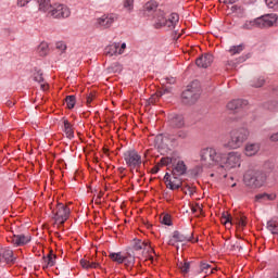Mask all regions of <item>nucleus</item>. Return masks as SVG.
I'll list each match as a JSON object with an SVG mask.
<instances>
[{"instance_id": "nucleus-11", "label": "nucleus", "mask_w": 278, "mask_h": 278, "mask_svg": "<svg viewBox=\"0 0 278 278\" xmlns=\"http://www.w3.org/2000/svg\"><path fill=\"white\" fill-rule=\"evenodd\" d=\"M167 123L172 129H181L186 127V119L184 118V115L177 113L168 114Z\"/></svg>"}, {"instance_id": "nucleus-5", "label": "nucleus", "mask_w": 278, "mask_h": 278, "mask_svg": "<svg viewBox=\"0 0 278 278\" xmlns=\"http://www.w3.org/2000/svg\"><path fill=\"white\" fill-rule=\"evenodd\" d=\"M241 162L242 156L238 152H230L227 156L222 153V162L219 163V166L226 170H231V168L240 167Z\"/></svg>"}, {"instance_id": "nucleus-55", "label": "nucleus", "mask_w": 278, "mask_h": 278, "mask_svg": "<svg viewBox=\"0 0 278 278\" xmlns=\"http://www.w3.org/2000/svg\"><path fill=\"white\" fill-rule=\"evenodd\" d=\"M93 96L90 94L87 97V105H90L92 103Z\"/></svg>"}, {"instance_id": "nucleus-62", "label": "nucleus", "mask_w": 278, "mask_h": 278, "mask_svg": "<svg viewBox=\"0 0 278 278\" xmlns=\"http://www.w3.org/2000/svg\"><path fill=\"white\" fill-rule=\"evenodd\" d=\"M108 151H110L109 149H104V153H108Z\"/></svg>"}, {"instance_id": "nucleus-22", "label": "nucleus", "mask_w": 278, "mask_h": 278, "mask_svg": "<svg viewBox=\"0 0 278 278\" xmlns=\"http://www.w3.org/2000/svg\"><path fill=\"white\" fill-rule=\"evenodd\" d=\"M58 258V256L55 254H53V250H51L47 256H43V268H53V266H55V260Z\"/></svg>"}, {"instance_id": "nucleus-21", "label": "nucleus", "mask_w": 278, "mask_h": 278, "mask_svg": "<svg viewBox=\"0 0 278 278\" xmlns=\"http://www.w3.org/2000/svg\"><path fill=\"white\" fill-rule=\"evenodd\" d=\"M98 25L100 27H104V29H108V27H112L114 23V15H103L102 17L97 20Z\"/></svg>"}, {"instance_id": "nucleus-23", "label": "nucleus", "mask_w": 278, "mask_h": 278, "mask_svg": "<svg viewBox=\"0 0 278 278\" xmlns=\"http://www.w3.org/2000/svg\"><path fill=\"white\" fill-rule=\"evenodd\" d=\"M63 131L70 140H73L75 138V130L73 129V124L68 122V119L63 121Z\"/></svg>"}, {"instance_id": "nucleus-30", "label": "nucleus", "mask_w": 278, "mask_h": 278, "mask_svg": "<svg viewBox=\"0 0 278 278\" xmlns=\"http://www.w3.org/2000/svg\"><path fill=\"white\" fill-rule=\"evenodd\" d=\"M267 229L273 233L274 236L278 233V220L271 219L267 222Z\"/></svg>"}, {"instance_id": "nucleus-3", "label": "nucleus", "mask_w": 278, "mask_h": 278, "mask_svg": "<svg viewBox=\"0 0 278 278\" xmlns=\"http://www.w3.org/2000/svg\"><path fill=\"white\" fill-rule=\"evenodd\" d=\"M249 139V129L238 128L230 132V139L225 144L226 149H240Z\"/></svg>"}, {"instance_id": "nucleus-45", "label": "nucleus", "mask_w": 278, "mask_h": 278, "mask_svg": "<svg viewBox=\"0 0 278 278\" xmlns=\"http://www.w3.org/2000/svg\"><path fill=\"white\" fill-rule=\"evenodd\" d=\"M176 138H179L180 140H186V138H188V131L187 130H179L176 134Z\"/></svg>"}, {"instance_id": "nucleus-28", "label": "nucleus", "mask_w": 278, "mask_h": 278, "mask_svg": "<svg viewBox=\"0 0 278 278\" xmlns=\"http://www.w3.org/2000/svg\"><path fill=\"white\" fill-rule=\"evenodd\" d=\"M80 266L81 268H85V270H90V268H100V264L99 263H90V261L86 260V258H81L80 260Z\"/></svg>"}, {"instance_id": "nucleus-9", "label": "nucleus", "mask_w": 278, "mask_h": 278, "mask_svg": "<svg viewBox=\"0 0 278 278\" xmlns=\"http://www.w3.org/2000/svg\"><path fill=\"white\" fill-rule=\"evenodd\" d=\"M50 14L53 18H68L71 16V10L64 4H54L50 8Z\"/></svg>"}, {"instance_id": "nucleus-39", "label": "nucleus", "mask_w": 278, "mask_h": 278, "mask_svg": "<svg viewBox=\"0 0 278 278\" xmlns=\"http://www.w3.org/2000/svg\"><path fill=\"white\" fill-rule=\"evenodd\" d=\"M175 160H176V159H173V157H170V156H165V157H162V159L160 160L159 164H160L161 166H168L169 164H172V166H173V164H175Z\"/></svg>"}, {"instance_id": "nucleus-42", "label": "nucleus", "mask_w": 278, "mask_h": 278, "mask_svg": "<svg viewBox=\"0 0 278 278\" xmlns=\"http://www.w3.org/2000/svg\"><path fill=\"white\" fill-rule=\"evenodd\" d=\"M267 8L271 10H278V0H265Z\"/></svg>"}, {"instance_id": "nucleus-4", "label": "nucleus", "mask_w": 278, "mask_h": 278, "mask_svg": "<svg viewBox=\"0 0 278 278\" xmlns=\"http://www.w3.org/2000/svg\"><path fill=\"white\" fill-rule=\"evenodd\" d=\"M124 160L126 162V165L128 166V168H136V170L138 172V169H140V167L147 164V161H142V155H140L138 153V151L131 149V150H127L126 152H124Z\"/></svg>"}, {"instance_id": "nucleus-44", "label": "nucleus", "mask_w": 278, "mask_h": 278, "mask_svg": "<svg viewBox=\"0 0 278 278\" xmlns=\"http://www.w3.org/2000/svg\"><path fill=\"white\" fill-rule=\"evenodd\" d=\"M55 47L61 53H64V51H66V43H64V41H58Z\"/></svg>"}, {"instance_id": "nucleus-35", "label": "nucleus", "mask_w": 278, "mask_h": 278, "mask_svg": "<svg viewBox=\"0 0 278 278\" xmlns=\"http://www.w3.org/2000/svg\"><path fill=\"white\" fill-rule=\"evenodd\" d=\"M277 195L275 194H268V193H260L255 195V201H275Z\"/></svg>"}, {"instance_id": "nucleus-57", "label": "nucleus", "mask_w": 278, "mask_h": 278, "mask_svg": "<svg viewBox=\"0 0 278 278\" xmlns=\"http://www.w3.org/2000/svg\"><path fill=\"white\" fill-rule=\"evenodd\" d=\"M236 249H238V251H240L242 249V247L241 245H236V244L231 245L232 251H236Z\"/></svg>"}, {"instance_id": "nucleus-2", "label": "nucleus", "mask_w": 278, "mask_h": 278, "mask_svg": "<svg viewBox=\"0 0 278 278\" xmlns=\"http://www.w3.org/2000/svg\"><path fill=\"white\" fill-rule=\"evenodd\" d=\"M266 181V174L257 169H248L243 175V184L248 188H262Z\"/></svg>"}, {"instance_id": "nucleus-26", "label": "nucleus", "mask_w": 278, "mask_h": 278, "mask_svg": "<svg viewBox=\"0 0 278 278\" xmlns=\"http://www.w3.org/2000/svg\"><path fill=\"white\" fill-rule=\"evenodd\" d=\"M109 257L112 260V262H116L117 264H124V262H127V256H123L121 252H112L109 254Z\"/></svg>"}, {"instance_id": "nucleus-12", "label": "nucleus", "mask_w": 278, "mask_h": 278, "mask_svg": "<svg viewBox=\"0 0 278 278\" xmlns=\"http://www.w3.org/2000/svg\"><path fill=\"white\" fill-rule=\"evenodd\" d=\"M159 13H160V16L157 17V22H159V25H161V27H175V25L179 23V14L177 13H172L168 20L164 17L163 11H159Z\"/></svg>"}, {"instance_id": "nucleus-7", "label": "nucleus", "mask_w": 278, "mask_h": 278, "mask_svg": "<svg viewBox=\"0 0 278 278\" xmlns=\"http://www.w3.org/2000/svg\"><path fill=\"white\" fill-rule=\"evenodd\" d=\"M53 219L55 223H59V225L63 226L68 218H71V208L63 203L56 204V211H53Z\"/></svg>"}, {"instance_id": "nucleus-16", "label": "nucleus", "mask_w": 278, "mask_h": 278, "mask_svg": "<svg viewBox=\"0 0 278 278\" xmlns=\"http://www.w3.org/2000/svg\"><path fill=\"white\" fill-rule=\"evenodd\" d=\"M9 242H12L14 247H24V244H28L31 241V237H27L25 235H13L9 237Z\"/></svg>"}, {"instance_id": "nucleus-54", "label": "nucleus", "mask_w": 278, "mask_h": 278, "mask_svg": "<svg viewBox=\"0 0 278 278\" xmlns=\"http://www.w3.org/2000/svg\"><path fill=\"white\" fill-rule=\"evenodd\" d=\"M270 140H271L273 142H278V132L271 135V136H270Z\"/></svg>"}, {"instance_id": "nucleus-60", "label": "nucleus", "mask_w": 278, "mask_h": 278, "mask_svg": "<svg viewBox=\"0 0 278 278\" xmlns=\"http://www.w3.org/2000/svg\"><path fill=\"white\" fill-rule=\"evenodd\" d=\"M96 203H97V205H101V198H96Z\"/></svg>"}, {"instance_id": "nucleus-47", "label": "nucleus", "mask_w": 278, "mask_h": 278, "mask_svg": "<svg viewBox=\"0 0 278 278\" xmlns=\"http://www.w3.org/2000/svg\"><path fill=\"white\" fill-rule=\"evenodd\" d=\"M210 268H212V265L207 264V263H201L200 264V270L202 273L207 274V270H210Z\"/></svg>"}, {"instance_id": "nucleus-31", "label": "nucleus", "mask_w": 278, "mask_h": 278, "mask_svg": "<svg viewBox=\"0 0 278 278\" xmlns=\"http://www.w3.org/2000/svg\"><path fill=\"white\" fill-rule=\"evenodd\" d=\"M37 52L39 53V55L41 58H45V55H47L49 53V43L42 41L38 48H37Z\"/></svg>"}, {"instance_id": "nucleus-63", "label": "nucleus", "mask_w": 278, "mask_h": 278, "mask_svg": "<svg viewBox=\"0 0 278 278\" xmlns=\"http://www.w3.org/2000/svg\"><path fill=\"white\" fill-rule=\"evenodd\" d=\"M150 103H153V98L150 99Z\"/></svg>"}, {"instance_id": "nucleus-1", "label": "nucleus", "mask_w": 278, "mask_h": 278, "mask_svg": "<svg viewBox=\"0 0 278 278\" xmlns=\"http://www.w3.org/2000/svg\"><path fill=\"white\" fill-rule=\"evenodd\" d=\"M200 161L202 166L212 168V166H220L223 162V153L217 152L214 148H204L200 151Z\"/></svg>"}, {"instance_id": "nucleus-27", "label": "nucleus", "mask_w": 278, "mask_h": 278, "mask_svg": "<svg viewBox=\"0 0 278 278\" xmlns=\"http://www.w3.org/2000/svg\"><path fill=\"white\" fill-rule=\"evenodd\" d=\"M34 81H37V84H42L45 81L43 73L42 70L35 67L33 70V75H31Z\"/></svg>"}, {"instance_id": "nucleus-61", "label": "nucleus", "mask_w": 278, "mask_h": 278, "mask_svg": "<svg viewBox=\"0 0 278 278\" xmlns=\"http://www.w3.org/2000/svg\"><path fill=\"white\" fill-rule=\"evenodd\" d=\"M114 68H121V65L118 63L113 64Z\"/></svg>"}, {"instance_id": "nucleus-37", "label": "nucleus", "mask_w": 278, "mask_h": 278, "mask_svg": "<svg viewBox=\"0 0 278 278\" xmlns=\"http://www.w3.org/2000/svg\"><path fill=\"white\" fill-rule=\"evenodd\" d=\"M106 55H116L118 53V43H112L105 48Z\"/></svg>"}, {"instance_id": "nucleus-33", "label": "nucleus", "mask_w": 278, "mask_h": 278, "mask_svg": "<svg viewBox=\"0 0 278 278\" xmlns=\"http://www.w3.org/2000/svg\"><path fill=\"white\" fill-rule=\"evenodd\" d=\"M247 58H249V56H240L236 61H227L226 67L227 68H236V66H238V64H242V62H247Z\"/></svg>"}, {"instance_id": "nucleus-50", "label": "nucleus", "mask_w": 278, "mask_h": 278, "mask_svg": "<svg viewBox=\"0 0 278 278\" xmlns=\"http://www.w3.org/2000/svg\"><path fill=\"white\" fill-rule=\"evenodd\" d=\"M197 210L200 211V214L203 213V207H201L200 204H195V206H192V207H191V211H192L193 214H197Z\"/></svg>"}, {"instance_id": "nucleus-18", "label": "nucleus", "mask_w": 278, "mask_h": 278, "mask_svg": "<svg viewBox=\"0 0 278 278\" xmlns=\"http://www.w3.org/2000/svg\"><path fill=\"white\" fill-rule=\"evenodd\" d=\"M172 167H173L172 175H177L180 177H181V175H186V173L188 170L186 163L184 161H177V159H175Z\"/></svg>"}, {"instance_id": "nucleus-59", "label": "nucleus", "mask_w": 278, "mask_h": 278, "mask_svg": "<svg viewBox=\"0 0 278 278\" xmlns=\"http://www.w3.org/2000/svg\"><path fill=\"white\" fill-rule=\"evenodd\" d=\"M103 194H105L103 191H100L99 193H98V199H103Z\"/></svg>"}, {"instance_id": "nucleus-40", "label": "nucleus", "mask_w": 278, "mask_h": 278, "mask_svg": "<svg viewBox=\"0 0 278 278\" xmlns=\"http://www.w3.org/2000/svg\"><path fill=\"white\" fill-rule=\"evenodd\" d=\"M178 268L184 275H188V273H190V262L178 263Z\"/></svg>"}, {"instance_id": "nucleus-51", "label": "nucleus", "mask_w": 278, "mask_h": 278, "mask_svg": "<svg viewBox=\"0 0 278 278\" xmlns=\"http://www.w3.org/2000/svg\"><path fill=\"white\" fill-rule=\"evenodd\" d=\"M30 0H17L18 8H25Z\"/></svg>"}, {"instance_id": "nucleus-32", "label": "nucleus", "mask_w": 278, "mask_h": 278, "mask_svg": "<svg viewBox=\"0 0 278 278\" xmlns=\"http://www.w3.org/2000/svg\"><path fill=\"white\" fill-rule=\"evenodd\" d=\"M264 84H266V79H264V77H262V76L253 78L250 81V86H252V88H262V86H264Z\"/></svg>"}, {"instance_id": "nucleus-25", "label": "nucleus", "mask_w": 278, "mask_h": 278, "mask_svg": "<svg viewBox=\"0 0 278 278\" xmlns=\"http://www.w3.org/2000/svg\"><path fill=\"white\" fill-rule=\"evenodd\" d=\"M260 151V144L257 143H249L245 146V155L248 157H253Z\"/></svg>"}, {"instance_id": "nucleus-49", "label": "nucleus", "mask_w": 278, "mask_h": 278, "mask_svg": "<svg viewBox=\"0 0 278 278\" xmlns=\"http://www.w3.org/2000/svg\"><path fill=\"white\" fill-rule=\"evenodd\" d=\"M125 49H127V45L126 43H122V46H121V43H118V49H117L118 55H123Z\"/></svg>"}, {"instance_id": "nucleus-41", "label": "nucleus", "mask_w": 278, "mask_h": 278, "mask_svg": "<svg viewBox=\"0 0 278 278\" xmlns=\"http://www.w3.org/2000/svg\"><path fill=\"white\" fill-rule=\"evenodd\" d=\"M161 223L162 225H167V227H170V225H173V219L170 218L169 214H165L162 218H161Z\"/></svg>"}, {"instance_id": "nucleus-56", "label": "nucleus", "mask_w": 278, "mask_h": 278, "mask_svg": "<svg viewBox=\"0 0 278 278\" xmlns=\"http://www.w3.org/2000/svg\"><path fill=\"white\" fill-rule=\"evenodd\" d=\"M41 90H49V85L48 84H41L40 86Z\"/></svg>"}, {"instance_id": "nucleus-38", "label": "nucleus", "mask_w": 278, "mask_h": 278, "mask_svg": "<svg viewBox=\"0 0 278 278\" xmlns=\"http://www.w3.org/2000/svg\"><path fill=\"white\" fill-rule=\"evenodd\" d=\"M65 103H66L68 110H73V108H75V103H77V100H76L75 96H67L65 98Z\"/></svg>"}, {"instance_id": "nucleus-64", "label": "nucleus", "mask_w": 278, "mask_h": 278, "mask_svg": "<svg viewBox=\"0 0 278 278\" xmlns=\"http://www.w3.org/2000/svg\"><path fill=\"white\" fill-rule=\"evenodd\" d=\"M274 278H278V274Z\"/></svg>"}, {"instance_id": "nucleus-36", "label": "nucleus", "mask_w": 278, "mask_h": 278, "mask_svg": "<svg viewBox=\"0 0 278 278\" xmlns=\"http://www.w3.org/2000/svg\"><path fill=\"white\" fill-rule=\"evenodd\" d=\"M132 248L135 251H142V249H147V242L140 239H134Z\"/></svg>"}, {"instance_id": "nucleus-43", "label": "nucleus", "mask_w": 278, "mask_h": 278, "mask_svg": "<svg viewBox=\"0 0 278 278\" xmlns=\"http://www.w3.org/2000/svg\"><path fill=\"white\" fill-rule=\"evenodd\" d=\"M123 5L128 12H131L134 10V0H123Z\"/></svg>"}, {"instance_id": "nucleus-19", "label": "nucleus", "mask_w": 278, "mask_h": 278, "mask_svg": "<svg viewBox=\"0 0 278 278\" xmlns=\"http://www.w3.org/2000/svg\"><path fill=\"white\" fill-rule=\"evenodd\" d=\"M157 12V2L155 0H151L143 5L141 11L142 16H153Z\"/></svg>"}, {"instance_id": "nucleus-48", "label": "nucleus", "mask_w": 278, "mask_h": 278, "mask_svg": "<svg viewBox=\"0 0 278 278\" xmlns=\"http://www.w3.org/2000/svg\"><path fill=\"white\" fill-rule=\"evenodd\" d=\"M182 192H185V194H189L190 197H192V194H194V188L187 186L182 188Z\"/></svg>"}, {"instance_id": "nucleus-46", "label": "nucleus", "mask_w": 278, "mask_h": 278, "mask_svg": "<svg viewBox=\"0 0 278 278\" xmlns=\"http://www.w3.org/2000/svg\"><path fill=\"white\" fill-rule=\"evenodd\" d=\"M136 262V257L135 256H126V261L124 262L125 263V266H132V264H135Z\"/></svg>"}, {"instance_id": "nucleus-13", "label": "nucleus", "mask_w": 278, "mask_h": 278, "mask_svg": "<svg viewBox=\"0 0 278 278\" xmlns=\"http://www.w3.org/2000/svg\"><path fill=\"white\" fill-rule=\"evenodd\" d=\"M164 181L169 190H179L184 184L177 175L170 176L168 173L165 174Z\"/></svg>"}, {"instance_id": "nucleus-10", "label": "nucleus", "mask_w": 278, "mask_h": 278, "mask_svg": "<svg viewBox=\"0 0 278 278\" xmlns=\"http://www.w3.org/2000/svg\"><path fill=\"white\" fill-rule=\"evenodd\" d=\"M192 238H194L193 233L191 232L190 235L184 233L179 230H175L173 232V236L168 240L169 247H175L177 242H192Z\"/></svg>"}, {"instance_id": "nucleus-14", "label": "nucleus", "mask_w": 278, "mask_h": 278, "mask_svg": "<svg viewBox=\"0 0 278 278\" xmlns=\"http://www.w3.org/2000/svg\"><path fill=\"white\" fill-rule=\"evenodd\" d=\"M260 20L261 28L273 27L274 25H278V15L275 13L263 15L260 17Z\"/></svg>"}, {"instance_id": "nucleus-6", "label": "nucleus", "mask_w": 278, "mask_h": 278, "mask_svg": "<svg viewBox=\"0 0 278 278\" xmlns=\"http://www.w3.org/2000/svg\"><path fill=\"white\" fill-rule=\"evenodd\" d=\"M194 84L188 86L185 91H182L181 99L185 105H194L197 101H199V97H201V89L199 87H194Z\"/></svg>"}, {"instance_id": "nucleus-53", "label": "nucleus", "mask_w": 278, "mask_h": 278, "mask_svg": "<svg viewBox=\"0 0 278 278\" xmlns=\"http://www.w3.org/2000/svg\"><path fill=\"white\" fill-rule=\"evenodd\" d=\"M219 1H220V3H225L227 5V4H233L238 0H219Z\"/></svg>"}, {"instance_id": "nucleus-15", "label": "nucleus", "mask_w": 278, "mask_h": 278, "mask_svg": "<svg viewBox=\"0 0 278 278\" xmlns=\"http://www.w3.org/2000/svg\"><path fill=\"white\" fill-rule=\"evenodd\" d=\"M247 105H249V101L242 100V99H236L228 102L227 109L232 112H242V110H244Z\"/></svg>"}, {"instance_id": "nucleus-58", "label": "nucleus", "mask_w": 278, "mask_h": 278, "mask_svg": "<svg viewBox=\"0 0 278 278\" xmlns=\"http://www.w3.org/2000/svg\"><path fill=\"white\" fill-rule=\"evenodd\" d=\"M7 105H8V108H13L14 102H12V101L9 100V101L7 102Z\"/></svg>"}, {"instance_id": "nucleus-17", "label": "nucleus", "mask_w": 278, "mask_h": 278, "mask_svg": "<svg viewBox=\"0 0 278 278\" xmlns=\"http://www.w3.org/2000/svg\"><path fill=\"white\" fill-rule=\"evenodd\" d=\"M212 62H214V55L210 53L203 54L195 60V64L199 68H207L212 66Z\"/></svg>"}, {"instance_id": "nucleus-52", "label": "nucleus", "mask_w": 278, "mask_h": 278, "mask_svg": "<svg viewBox=\"0 0 278 278\" xmlns=\"http://www.w3.org/2000/svg\"><path fill=\"white\" fill-rule=\"evenodd\" d=\"M160 163H157L152 169H151V173L153 175H156V173H160Z\"/></svg>"}, {"instance_id": "nucleus-20", "label": "nucleus", "mask_w": 278, "mask_h": 278, "mask_svg": "<svg viewBox=\"0 0 278 278\" xmlns=\"http://www.w3.org/2000/svg\"><path fill=\"white\" fill-rule=\"evenodd\" d=\"M14 252L10 249L0 250V264L5 262L7 264H14Z\"/></svg>"}, {"instance_id": "nucleus-34", "label": "nucleus", "mask_w": 278, "mask_h": 278, "mask_svg": "<svg viewBox=\"0 0 278 278\" xmlns=\"http://www.w3.org/2000/svg\"><path fill=\"white\" fill-rule=\"evenodd\" d=\"M244 51V43L238 45V46H232L229 48L228 53L230 55H238Z\"/></svg>"}, {"instance_id": "nucleus-8", "label": "nucleus", "mask_w": 278, "mask_h": 278, "mask_svg": "<svg viewBox=\"0 0 278 278\" xmlns=\"http://www.w3.org/2000/svg\"><path fill=\"white\" fill-rule=\"evenodd\" d=\"M223 225H239V227H247V217L244 215H238L233 219L229 213H223L220 218Z\"/></svg>"}, {"instance_id": "nucleus-29", "label": "nucleus", "mask_w": 278, "mask_h": 278, "mask_svg": "<svg viewBox=\"0 0 278 278\" xmlns=\"http://www.w3.org/2000/svg\"><path fill=\"white\" fill-rule=\"evenodd\" d=\"M39 3L40 12H49L53 5H51V0H37Z\"/></svg>"}, {"instance_id": "nucleus-24", "label": "nucleus", "mask_w": 278, "mask_h": 278, "mask_svg": "<svg viewBox=\"0 0 278 278\" xmlns=\"http://www.w3.org/2000/svg\"><path fill=\"white\" fill-rule=\"evenodd\" d=\"M254 27H258L262 29V20H260V17L255 20L247 21L243 24L242 29H254Z\"/></svg>"}]
</instances>
